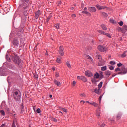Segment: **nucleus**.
I'll list each match as a JSON object with an SVG mask.
<instances>
[{"label":"nucleus","instance_id":"e433bc0d","mask_svg":"<svg viewBox=\"0 0 127 127\" xmlns=\"http://www.w3.org/2000/svg\"><path fill=\"white\" fill-rule=\"evenodd\" d=\"M110 65H112V66H114V65H115V64H116V63L114 61H111L110 62Z\"/></svg>","mask_w":127,"mask_h":127},{"label":"nucleus","instance_id":"3c124183","mask_svg":"<svg viewBox=\"0 0 127 127\" xmlns=\"http://www.w3.org/2000/svg\"><path fill=\"white\" fill-rule=\"evenodd\" d=\"M33 110H34V112H35V113H36V106H34L33 107Z\"/></svg>","mask_w":127,"mask_h":127},{"label":"nucleus","instance_id":"5701e85b","mask_svg":"<svg viewBox=\"0 0 127 127\" xmlns=\"http://www.w3.org/2000/svg\"><path fill=\"white\" fill-rule=\"evenodd\" d=\"M66 65L69 69H72V66H71V64H70V63H69V62H66Z\"/></svg>","mask_w":127,"mask_h":127},{"label":"nucleus","instance_id":"39448f33","mask_svg":"<svg viewBox=\"0 0 127 127\" xmlns=\"http://www.w3.org/2000/svg\"><path fill=\"white\" fill-rule=\"evenodd\" d=\"M30 0H22L20 1L19 7H23L24 6V4H26L27 2L29 1Z\"/></svg>","mask_w":127,"mask_h":127},{"label":"nucleus","instance_id":"ea45409f","mask_svg":"<svg viewBox=\"0 0 127 127\" xmlns=\"http://www.w3.org/2000/svg\"><path fill=\"white\" fill-rule=\"evenodd\" d=\"M118 24L120 25V26H123V25H124V23L122 21H121L120 22L118 23Z\"/></svg>","mask_w":127,"mask_h":127},{"label":"nucleus","instance_id":"7ed1b4c3","mask_svg":"<svg viewBox=\"0 0 127 127\" xmlns=\"http://www.w3.org/2000/svg\"><path fill=\"white\" fill-rule=\"evenodd\" d=\"M115 72H120L117 75H125V74H127V69H125V68L122 67V69H120V68L118 67L115 69Z\"/></svg>","mask_w":127,"mask_h":127},{"label":"nucleus","instance_id":"393cba45","mask_svg":"<svg viewBox=\"0 0 127 127\" xmlns=\"http://www.w3.org/2000/svg\"><path fill=\"white\" fill-rule=\"evenodd\" d=\"M101 27L103 30H107V27L105 25L102 24Z\"/></svg>","mask_w":127,"mask_h":127},{"label":"nucleus","instance_id":"20e7f679","mask_svg":"<svg viewBox=\"0 0 127 127\" xmlns=\"http://www.w3.org/2000/svg\"><path fill=\"white\" fill-rule=\"evenodd\" d=\"M59 53L61 56H64V47L63 46H60L59 49Z\"/></svg>","mask_w":127,"mask_h":127},{"label":"nucleus","instance_id":"a211bd4d","mask_svg":"<svg viewBox=\"0 0 127 127\" xmlns=\"http://www.w3.org/2000/svg\"><path fill=\"white\" fill-rule=\"evenodd\" d=\"M94 79H99L100 78V74L96 72L94 75Z\"/></svg>","mask_w":127,"mask_h":127},{"label":"nucleus","instance_id":"774afa93","mask_svg":"<svg viewBox=\"0 0 127 127\" xmlns=\"http://www.w3.org/2000/svg\"><path fill=\"white\" fill-rule=\"evenodd\" d=\"M117 118H118V119H120V118H121V115H118L117 116Z\"/></svg>","mask_w":127,"mask_h":127},{"label":"nucleus","instance_id":"864d4df0","mask_svg":"<svg viewBox=\"0 0 127 127\" xmlns=\"http://www.w3.org/2000/svg\"><path fill=\"white\" fill-rule=\"evenodd\" d=\"M82 76H77V79L78 80H81L82 79Z\"/></svg>","mask_w":127,"mask_h":127},{"label":"nucleus","instance_id":"c03bdc74","mask_svg":"<svg viewBox=\"0 0 127 127\" xmlns=\"http://www.w3.org/2000/svg\"><path fill=\"white\" fill-rule=\"evenodd\" d=\"M6 59H7L8 61H10V58H9V57L7 55H6Z\"/></svg>","mask_w":127,"mask_h":127},{"label":"nucleus","instance_id":"603ef678","mask_svg":"<svg viewBox=\"0 0 127 127\" xmlns=\"http://www.w3.org/2000/svg\"><path fill=\"white\" fill-rule=\"evenodd\" d=\"M55 26L57 28H59V25L58 24H55Z\"/></svg>","mask_w":127,"mask_h":127},{"label":"nucleus","instance_id":"473e14b6","mask_svg":"<svg viewBox=\"0 0 127 127\" xmlns=\"http://www.w3.org/2000/svg\"><path fill=\"white\" fill-rule=\"evenodd\" d=\"M98 32H99L101 34H103L104 35H105V34H106V33L105 32H104L102 30H98Z\"/></svg>","mask_w":127,"mask_h":127},{"label":"nucleus","instance_id":"bf43d9fd","mask_svg":"<svg viewBox=\"0 0 127 127\" xmlns=\"http://www.w3.org/2000/svg\"><path fill=\"white\" fill-rule=\"evenodd\" d=\"M109 69L110 70H114V67L113 66H110L109 67Z\"/></svg>","mask_w":127,"mask_h":127},{"label":"nucleus","instance_id":"69168bd1","mask_svg":"<svg viewBox=\"0 0 127 127\" xmlns=\"http://www.w3.org/2000/svg\"><path fill=\"white\" fill-rule=\"evenodd\" d=\"M73 85H74V86H75L76 85V81L73 82Z\"/></svg>","mask_w":127,"mask_h":127},{"label":"nucleus","instance_id":"f257e3e1","mask_svg":"<svg viewBox=\"0 0 127 127\" xmlns=\"http://www.w3.org/2000/svg\"><path fill=\"white\" fill-rule=\"evenodd\" d=\"M12 59L13 62L15 63L17 67H22V63L21 62V59H20L18 56L14 54L13 55Z\"/></svg>","mask_w":127,"mask_h":127},{"label":"nucleus","instance_id":"c9c22d12","mask_svg":"<svg viewBox=\"0 0 127 127\" xmlns=\"http://www.w3.org/2000/svg\"><path fill=\"white\" fill-rule=\"evenodd\" d=\"M126 53H127V51H124V53L121 55V57L123 58L126 57L127 56Z\"/></svg>","mask_w":127,"mask_h":127},{"label":"nucleus","instance_id":"0eeeda50","mask_svg":"<svg viewBox=\"0 0 127 127\" xmlns=\"http://www.w3.org/2000/svg\"><path fill=\"white\" fill-rule=\"evenodd\" d=\"M7 67L8 68H9V69H11V70H16V67H15V66H14V65L9 63L7 64Z\"/></svg>","mask_w":127,"mask_h":127},{"label":"nucleus","instance_id":"1a4fd4ad","mask_svg":"<svg viewBox=\"0 0 127 127\" xmlns=\"http://www.w3.org/2000/svg\"><path fill=\"white\" fill-rule=\"evenodd\" d=\"M83 10L84 11H83L82 12V13H84L85 14H87V15H88V16H91L92 14L90 12L86 11L87 10V7H85L84 8Z\"/></svg>","mask_w":127,"mask_h":127},{"label":"nucleus","instance_id":"2eb2a0df","mask_svg":"<svg viewBox=\"0 0 127 127\" xmlns=\"http://www.w3.org/2000/svg\"><path fill=\"white\" fill-rule=\"evenodd\" d=\"M56 62H57V63H61V57H60V56H58L57 57Z\"/></svg>","mask_w":127,"mask_h":127},{"label":"nucleus","instance_id":"a19ab883","mask_svg":"<svg viewBox=\"0 0 127 127\" xmlns=\"http://www.w3.org/2000/svg\"><path fill=\"white\" fill-rule=\"evenodd\" d=\"M15 124H16V122L15 121H14L12 124V127H16V126H15Z\"/></svg>","mask_w":127,"mask_h":127},{"label":"nucleus","instance_id":"9b49d317","mask_svg":"<svg viewBox=\"0 0 127 127\" xmlns=\"http://www.w3.org/2000/svg\"><path fill=\"white\" fill-rule=\"evenodd\" d=\"M13 44L15 45V46H18L19 44V42L17 39H14L13 41Z\"/></svg>","mask_w":127,"mask_h":127},{"label":"nucleus","instance_id":"cd10ccee","mask_svg":"<svg viewBox=\"0 0 127 127\" xmlns=\"http://www.w3.org/2000/svg\"><path fill=\"white\" fill-rule=\"evenodd\" d=\"M117 30H118L120 32H122L123 33H124V31H123V28H122L119 27L117 28Z\"/></svg>","mask_w":127,"mask_h":127},{"label":"nucleus","instance_id":"a18cd8bd","mask_svg":"<svg viewBox=\"0 0 127 127\" xmlns=\"http://www.w3.org/2000/svg\"><path fill=\"white\" fill-rule=\"evenodd\" d=\"M121 66H123V64L121 63H119L117 64V67H121Z\"/></svg>","mask_w":127,"mask_h":127},{"label":"nucleus","instance_id":"5fc2aeb1","mask_svg":"<svg viewBox=\"0 0 127 127\" xmlns=\"http://www.w3.org/2000/svg\"><path fill=\"white\" fill-rule=\"evenodd\" d=\"M56 78H58V77H59V73H56Z\"/></svg>","mask_w":127,"mask_h":127},{"label":"nucleus","instance_id":"72a5a7b5","mask_svg":"<svg viewBox=\"0 0 127 127\" xmlns=\"http://www.w3.org/2000/svg\"><path fill=\"white\" fill-rule=\"evenodd\" d=\"M91 82L93 84H96L97 83V80H96V78H93L91 79Z\"/></svg>","mask_w":127,"mask_h":127},{"label":"nucleus","instance_id":"37998d69","mask_svg":"<svg viewBox=\"0 0 127 127\" xmlns=\"http://www.w3.org/2000/svg\"><path fill=\"white\" fill-rule=\"evenodd\" d=\"M61 110H62V111L64 112V113H67V110L66 109V108H62Z\"/></svg>","mask_w":127,"mask_h":127},{"label":"nucleus","instance_id":"423d86ee","mask_svg":"<svg viewBox=\"0 0 127 127\" xmlns=\"http://www.w3.org/2000/svg\"><path fill=\"white\" fill-rule=\"evenodd\" d=\"M98 49L99 50V51H101V52H105V51L107 50V47L100 45L98 46Z\"/></svg>","mask_w":127,"mask_h":127},{"label":"nucleus","instance_id":"58836bf2","mask_svg":"<svg viewBox=\"0 0 127 127\" xmlns=\"http://www.w3.org/2000/svg\"><path fill=\"white\" fill-rule=\"evenodd\" d=\"M41 112V110H40V108H38L37 109H36V113H38V114H40Z\"/></svg>","mask_w":127,"mask_h":127},{"label":"nucleus","instance_id":"e2e57ef3","mask_svg":"<svg viewBox=\"0 0 127 127\" xmlns=\"http://www.w3.org/2000/svg\"><path fill=\"white\" fill-rule=\"evenodd\" d=\"M100 127H105V124H102V125L100 126Z\"/></svg>","mask_w":127,"mask_h":127},{"label":"nucleus","instance_id":"c85d7f7f","mask_svg":"<svg viewBox=\"0 0 127 127\" xmlns=\"http://www.w3.org/2000/svg\"><path fill=\"white\" fill-rule=\"evenodd\" d=\"M122 28L123 29V33H125V30L127 31V26L124 25L122 27Z\"/></svg>","mask_w":127,"mask_h":127},{"label":"nucleus","instance_id":"338daca9","mask_svg":"<svg viewBox=\"0 0 127 127\" xmlns=\"http://www.w3.org/2000/svg\"><path fill=\"white\" fill-rule=\"evenodd\" d=\"M122 37H120L119 38V40H120V41H122Z\"/></svg>","mask_w":127,"mask_h":127},{"label":"nucleus","instance_id":"09e8293b","mask_svg":"<svg viewBox=\"0 0 127 127\" xmlns=\"http://www.w3.org/2000/svg\"><path fill=\"white\" fill-rule=\"evenodd\" d=\"M27 6H26V7H23V8H24V12H27V9H26L27 8Z\"/></svg>","mask_w":127,"mask_h":127},{"label":"nucleus","instance_id":"0e129e2a","mask_svg":"<svg viewBox=\"0 0 127 127\" xmlns=\"http://www.w3.org/2000/svg\"><path fill=\"white\" fill-rule=\"evenodd\" d=\"M59 113L61 114V115H62V116L63 115V113H62V112H61V111H59Z\"/></svg>","mask_w":127,"mask_h":127},{"label":"nucleus","instance_id":"4d7b16f0","mask_svg":"<svg viewBox=\"0 0 127 127\" xmlns=\"http://www.w3.org/2000/svg\"><path fill=\"white\" fill-rule=\"evenodd\" d=\"M74 9H75V8L74 7H72L71 8V11L73 12L74 11Z\"/></svg>","mask_w":127,"mask_h":127},{"label":"nucleus","instance_id":"de8ad7c7","mask_svg":"<svg viewBox=\"0 0 127 127\" xmlns=\"http://www.w3.org/2000/svg\"><path fill=\"white\" fill-rule=\"evenodd\" d=\"M80 97H83L84 98H85V97H86V95H85V94H84V93H83V94H80Z\"/></svg>","mask_w":127,"mask_h":127},{"label":"nucleus","instance_id":"6e6d98bb","mask_svg":"<svg viewBox=\"0 0 127 127\" xmlns=\"http://www.w3.org/2000/svg\"><path fill=\"white\" fill-rule=\"evenodd\" d=\"M99 77L100 79H103V78H104V75H99Z\"/></svg>","mask_w":127,"mask_h":127},{"label":"nucleus","instance_id":"49530a36","mask_svg":"<svg viewBox=\"0 0 127 127\" xmlns=\"http://www.w3.org/2000/svg\"><path fill=\"white\" fill-rule=\"evenodd\" d=\"M51 18V16H49L48 17H47V19L46 20V21L47 22H48V21H49V20Z\"/></svg>","mask_w":127,"mask_h":127},{"label":"nucleus","instance_id":"f8f14e48","mask_svg":"<svg viewBox=\"0 0 127 127\" xmlns=\"http://www.w3.org/2000/svg\"><path fill=\"white\" fill-rule=\"evenodd\" d=\"M85 74L87 77H92L93 76V73L90 71H85Z\"/></svg>","mask_w":127,"mask_h":127},{"label":"nucleus","instance_id":"f3484780","mask_svg":"<svg viewBox=\"0 0 127 127\" xmlns=\"http://www.w3.org/2000/svg\"><path fill=\"white\" fill-rule=\"evenodd\" d=\"M54 84H55V85H57V86H60V85H61V83H60V82L56 80H54Z\"/></svg>","mask_w":127,"mask_h":127},{"label":"nucleus","instance_id":"4468645a","mask_svg":"<svg viewBox=\"0 0 127 127\" xmlns=\"http://www.w3.org/2000/svg\"><path fill=\"white\" fill-rule=\"evenodd\" d=\"M104 65H105V62H104V61L102 60H99L98 66H104Z\"/></svg>","mask_w":127,"mask_h":127},{"label":"nucleus","instance_id":"6e6552de","mask_svg":"<svg viewBox=\"0 0 127 127\" xmlns=\"http://www.w3.org/2000/svg\"><path fill=\"white\" fill-rule=\"evenodd\" d=\"M96 7L97 8V9H98V10H102L103 9H105V8H107L106 6H101L99 4L96 5Z\"/></svg>","mask_w":127,"mask_h":127},{"label":"nucleus","instance_id":"6ab92c4d","mask_svg":"<svg viewBox=\"0 0 127 127\" xmlns=\"http://www.w3.org/2000/svg\"><path fill=\"white\" fill-rule=\"evenodd\" d=\"M81 80L83 81V82H84L86 83V82H87L88 79H87V78L85 77V76H81Z\"/></svg>","mask_w":127,"mask_h":127},{"label":"nucleus","instance_id":"9d476101","mask_svg":"<svg viewBox=\"0 0 127 127\" xmlns=\"http://www.w3.org/2000/svg\"><path fill=\"white\" fill-rule=\"evenodd\" d=\"M88 9L90 12H96L97 11V9L95 7H89Z\"/></svg>","mask_w":127,"mask_h":127},{"label":"nucleus","instance_id":"bb28decb","mask_svg":"<svg viewBox=\"0 0 127 127\" xmlns=\"http://www.w3.org/2000/svg\"><path fill=\"white\" fill-rule=\"evenodd\" d=\"M110 22H111V23H112L113 24H117V22L113 19H110Z\"/></svg>","mask_w":127,"mask_h":127},{"label":"nucleus","instance_id":"f704fd0d","mask_svg":"<svg viewBox=\"0 0 127 127\" xmlns=\"http://www.w3.org/2000/svg\"><path fill=\"white\" fill-rule=\"evenodd\" d=\"M90 105H92V106H94V107H97V106H98V104L96 102L90 103Z\"/></svg>","mask_w":127,"mask_h":127},{"label":"nucleus","instance_id":"ddd939ff","mask_svg":"<svg viewBox=\"0 0 127 127\" xmlns=\"http://www.w3.org/2000/svg\"><path fill=\"white\" fill-rule=\"evenodd\" d=\"M39 15H40V11H38L35 14V18L37 19L39 17Z\"/></svg>","mask_w":127,"mask_h":127},{"label":"nucleus","instance_id":"680f3d73","mask_svg":"<svg viewBox=\"0 0 127 127\" xmlns=\"http://www.w3.org/2000/svg\"><path fill=\"white\" fill-rule=\"evenodd\" d=\"M80 103H81V104H82V103H83V104H85V103H86V102L84 101V100H82L80 101Z\"/></svg>","mask_w":127,"mask_h":127},{"label":"nucleus","instance_id":"8fccbe9b","mask_svg":"<svg viewBox=\"0 0 127 127\" xmlns=\"http://www.w3.org/2000/svg\"><path fill=\"white\" fill-rule=\"evenodd\" d=\"M52 120V121H53V122H57V119H56V118H53Z\"/></svg>","mask_w":127,"mask_h":127},{"label":"nucleus","instance_id":"7c9ffc66","mask_svg":"<svg viewBox=\"0 0 127 127\" xmlns=\"http://www.w3.org/2000/svg\"><path fill=\"white\" fill-rule=\"evenodd\" d=\"M101 71H106L107 70V66H103V67H102L101 68Z\"/></svg>","mask_w":127,"mask_h":127},{"label":"nucleus","instance_id":"aec40b11","mask_svg":"<svg viewBox=\"0 0 127 127\" xmlns=\"http://www.w3.org/2000/svg\"><path fill=\"white\" fill-rule=\"evenodd\" d=\"M0 74L1 76H4V71L2 68H0Z\"/></svg>","mask_w":127,"mask_h":127},{"label":"nucleus","instance_id":"a878e982","mask_svg":"<svg viewBox=\"0 0 127 127\" xmlns=\"http://www.w3.org/2000/svg\"><path fill=\"white\" fill-rule=\"evenodd\" d=\"M6 105H5V103L2 102L1 105V109H4L5 108Z\"/></svg>","mask_w":127,"mask_h":127},{"label":"nucleus","instance_id":"b1692460","mask_svg":"<svg viewBox=\"0 0 127 127\" xmlns=\"http://www.w3.org/2000/svg\"><path fill=\"white\" fill-rule=\"evenodd\" d=\"M102 86H103V81H101L100 82V83L98 85V88L99 89H101L102 88Z\"/></svg>","mask_w":127,"mask_h":127},{"label":"nucleus","instance_id":"412c9836","mask_svg":"<svg viewBox=\"0 0 127 127\" xmlns=\"http://www.w3.org/2000/svg\"><path fill=\"white\" fill-rule=\"evenodd\" d=\"M96 115L97 117H98V118H100V109H98L96 111Z\"/></svg>","mask_w":127,"mask_h":127},{"label":"nucleus","instance_id":"4c0bfd02","mask_svg":"<svg viewBox=\"0 0 127 127\" xmlns=\"http://www.w3.org/2000/svg\"><path fill=\"white\" fill-rule=\"evenodd\" d=\"M0 113L2 116H5V112L3 110H0Z\"/></svg>","mask_w":127,"mask_h":127},{"label":"nucleus","instance_id":"052dcab7","mask_svg":"<svg viewBox=\"0 0 127 127\" xmlns=\"http://www.w3.org/2000/svg\"><path fill=\"white\" fill-rule=\"evenodd\" d=\"M72 17H73L74 18H75V17H76V14H72Z\"/></svg>","mask_w":127,"mask_h":127},{"label":"nucleus","instance_id":"4be33fe9","mask_svg":"<svg viewBox=\"0 0 127 127\" xmlns=\"http://www.w3.org/2000/svg\"><path fill=\"white\" fill-rule=\"evenodd\" d=\"M94 93H95L96 94H98V95L100 94V89L96 88L94 90Z\"/></svg>","mask_w":127,"mask_h":127},{"label":"nucleus","instance_id":"f03ea898","mask_svg":"<svg viewBox=\"0 0 127 127\" xmlns=\"http://www.w3.org/2000/svg\"><path fill=\"white\" fill-rule=\"evenodd\" d=\"M12 97L15 101H19L21 97L20 91L18 90H14L12 92Z\"/></svg>","mask_w":127,"mask_h":127},{"label":"nucleus","instance_id":"2f4dec72","mask_svg":"<svg viewBox=\"0 0 127 127\" xmlns=\"http://www.w3.org/2000/svg\"><path fill=\"white\" fill-rule=\"evenodd\" d=\"M96 58H98V59H99V61H100V60H102V56H101V55H97Z\"/></svg>","mask_w":127,"mask_h":127},{"label":"nucleus","instance_id":"dca6fc26","mask_svg":"<svg viewBox=\"0 0 127 127\" xmlns=\"http://www.w3.org/2000/svg\"><path fill=\"white\" fill-rule=\"evenodd\" d=\"M105 75L106 76L107 78H109V77H110V75H111V71H105Z\"/></svg>","mask_w":127,"mask_h":127},{"label":"nucleus","instance_id":"79ce46f5","mask_svg":"<svg viewBox=\"0 0 127 127\" xmlns=\"http://www.w3.org/2000/svg\"><path fill=\"white\" fill-rule=\"evenodd\" d=\"M104 35H106V36H107V37H109V38H111V36L110 35V34L105 33Z\"/></svg>","mask_w":127,"mask_h":127},{"label":"nucleus","instance_id":"c756f323","mask_svg":"<svg viewBox=\"0 0 127 127\" xmlns=\"http://www.w3.org/2000/svg\"><path fill=\"white\" fill-rule=\"evenodd\" d=\"M101 13L102 14V16H104V17H107V16H108V14L105 12H101Z\"/></svg>","mask_w":127,"mask_h":127},{"label":"nucleus","instance_id":"13d9d810","mask_svg":"<svg viewBox=\"0 0 127 127\" xmlns=\"http://www.w3.org/2000/svg\"><path fill=\"white\" fill-rule=\"evenodd\" d=\"M0 127H6V126H5V124H3Z\"/></svg>","mask_w":127,"mask_h":127}]
</instances>
